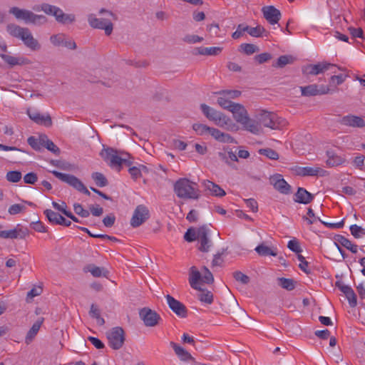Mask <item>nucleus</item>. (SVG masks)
Returning a JSON list of instances; mask_svg holds the SVG:
<instances>
[{
    "mask_svg": "<svg viewBox=\"0 0 365 365\" xmlns=\"http://www.w3.org/2000/svg\"><path fill=\"white\" fill-rule=\"evenodd\" d=\"M202 113L210 121H212L217 126L222 128L230 131L238 130V126L232 120V119L224 113L202 103L200 105Z\"/></svg>",
    "mask_w": 365,
    "mask_h": 365,
    "instance_id": "1",
    "label": "nucleus"
},
{
    "mask_svg": "<svg viewBox=\"0 0 365 365\" xmlns=\"http://www.w3.org/2000/svg\"><path fill=\"white\" fill-rule=\"evenodd\" d=\"M6 30L11 36L21 39L30 50L36 51L41 49L40 43L28 28L9 24L6 26Z\"/></svg>",
    "mask_w": 365,
    "mask_h": 365,
    "instance_id": "2",
    "label": "nucleus"
},
{
    "mask_svg": "<svg viewBox=\"0 0 365 365\" xmlns=\"http://www.w3.org/2000/svg\"><path fill=\"white\" fill-rule=\"evenodd\" d=\"M173 190L178 197L184 200H197L200 196L197 184L187 178L178 179L173 185Z\"/></svg>",
    "mask_w": 365,
    "mask_h": 365,
    "instance_id": "3",
    "label": "nucleus"
},
{
    "mask_svg": "<svg viewBox=\"0 0 365 365\" xmlns=\"http://www.w3.org/2000/svg\"><path fill=\"white\" fill-rule=\"evenodd\" d=\"M100 14H105L106 17L98 19L94 14H90L88 17V23L94 29H104L105 34L109 36L113 31V26L111 21L115 16L111 11L103 9L100 11Z\"/></svg>",
    "mask_w": 365,
    "mask_h": 365,
    "instance_id": "4",
    "label": "nucleus"
},
{
    "mask_svg": "<svg viewBox=\"0 0 365 365\" xmlns=\"http://www.w3.org/2000/svg\"><path fill=\"white\" fill-rule=\"evenodd\" d=\"M9 13L17 19L24 20L26 24L41 26L47 22V18L45 16L36 14L29 10L19 9L16 6L11 7L9 9Z\"/></svg>",
    "mask_w": 365,
    "mask_h": 365,
    "instance_id": "5",
    "label": "nucleus"
},
{
    "mask_svg": "<svg viewBox=\"0 0 365 365\" xmlns=\"http://www.w3.org/2000/svg\"><path fill=\"white\" fill-rule=\"evenodd\" d=\"M100 155L104 161L111 168L118 170V171L120 170L123 163L128 166L131 164V162L128 161L125 158L119 155L118 151L112 148H103L101 151Z\"/></svg>",
    "mask_w": 365,
    "mask_h": 365,
    "instance_id": "6",
    "label": "nucleus"
},
{
    "mask_svg": "<svg viewBox=\"0 0 365 365\" xmlns=\"http://www.w3.org/2000/svg\"><path fill=\"white\" fill-rule=\"evenodd\" d=\"M51 173L56 178L62 182L67 183L78 192H81L88 196L91 195L90 191L86 188L82 181L77 177L70 174L62 173L56 170L51 171Z\"/></svg>",
    "mask_w": 365,
    "mask_h": 365,
    "instance_id": "7",
    "label": "nucleus"
},
{
    "mask_svg": "<svg viewBox=\"0 0 365 365\" xmlns=\"http://www.w3.org/2000/svg\"><path fill=\"white\" fill-rule=\"evenodd\" d=\"M244 32L248 33L251 36L257 38L267 36L266 30L260 25H257L255 27H251L245 24H239L237 30L232 34V37L234 39H237L243 35Z\"/></svg>",
    "mask_w": 365,
    "mask_h": 365,
    "instance_id": "8",
    "label": "nucleus"
},
{
    "mask_svg": "<svg viewBox=\"0 0 365 365\" xmlns=\"http://www.w3.org/2000/svg\"><path fill=\"white\" fill-rule=\"evenodd\" d=\"M107 338L108 339L110 346L115 350H118L120 349L124 344V331L121 327H114L109 332H108Z\"/></svg>",
    "mask_w": 365,
    "mask_h": 365,
    "instance_id": "9",
    "label": "nucleus"
},
{
    "mask_svg": "<svg viewBox=\"0 0 365 365\" xmlns=\"http://www.w3.org/2000/svg\"><path fill=\"white\" fill-rule=\"evenodd\" d=\"M139 317L146 327L156 326L161 319L155 311L148 307L140 309Z\"/></svg>",
    "mask_w": 365,
    "mask_h": 365,
    "instance_id": "10",
    "label": "nucleus"
},
{
    "mask_svg": "<svg viewBox=\"0 0 365 365\" xmlns=\"http://www.w3.org/2000/svg\"><path fill=\"white\" fill-rule=\"evenodd\" d=\"M28 235V229L19 224L12 230L0 231V238L2 239H24Z\"/></svg>",
    "mask_w": 365,
    "mask_h": 365,
    "instance_id": "11",
    "label": "nucleus"
},
{
    "mask_svg": "<svg viewBox=\"0 0 365 365\" xmlns=\"http://www.w3.org/2000/svg\"><path fill=\"white\" fill-rule=\"evenodd\" d=\"M300 90L302 92V95L304 96L324 95L333 92V91L328 86H319L316 84H311L307 86H301Z\"/></svg>",
    "mask_w": 365,
    "mask_h": 365,
    "instance_id": "12",
    "label": "nucleus"
},
{
    "mask_svg": "<svg viewBox=\"0 0 365 365\" xmlns=\"http://www.w3.org/2000/svg\"><path fill=\"white\" fill-rule=\"evenodd\" d=\"M336 67V65L327 62H321L317 64H309L303 67L302 72L305 75L316 76L324 73L330 68Z\"/></svg>",
    "mask_w": 365,
    "mask_h": 365,
    "instance_id": "13",
    "label": "nucleus"
},
{
    "mask_svg": "<svg viewBox=\"0 0 365 365\" xmlns=\"http://www.w3.org/2000/svg\"><path fill=\"white\" fill-rule=\"evenodd\" d=\"M149 216L148 210L143 205H138L133 215L130 220V225L133 227L141 225Z\"/></svg>",
    "mask_w": 365,
    "mask_h": 365,
    "instance_id": "14",
    "label": "nucleus"
},
{
    "mask_svg": "<svg viewBox=\"0 0 365 365\" xmlns=\"http://www.w3.org/2000/svg\"><path fill=\"white\" fill-rule=\"evenodd\" d=\"M50 41L54 46H64L71 50L77 47L74 41L66 38V36L61 33L51 36Z\"/></svg>",
    "mask_w": 365,
    "mask_h": 365,
    "instance_id": "15",
    "label": "nucleus"
},
{
    "mask_svg": "<svg viewBox=\"0 0 365 365\" xmlns=\"http://www.w3.org/2000/svg\"><path fill=\"white\" fill-rule=\"evenodd\" d=\"M167 303L170 309L178 317L184 318L187 316V308L180 301L175 299L172 296L168 294L165 297Z\"/></svg>",
    "mask_w": 365,
    "mask_h": 365,
    "instance_id": "16",
    "label": "nucleus"
},
{
    "mask_svg": "<svg viewBox=\"0 0 365 365\" xmlns=\"http://www.w3.org/2000/svg\"><path fill=\"white\" fill-rule=\"evenodd\" d=\"M339 122L343 125L352 128H362L365 127V118L354 115L343 116Z\"/></svg>",
    "mask_w": 365,
    "mask_h": 365,
    "instance_id": "17",
    "label": "nucleus"
},
{
    "mask_svg": "<svg viewBox=\"0 0 365 365\" xmlns=\"http://www.w3.org/2000/svg\"><path fill=\"white\" fill-rule=\"evenodd\" d=\"M294 171L300 176H324L327 171L319 167H296Z\"/></svg>",
    "mask_w": 365,
    "mask_h": 365,
    "instance_id": "18",
    "label": "nucleus"
},
{
    "mask_svg": "<svg viewBox=\"0 0 365 365\" xmlns=\"http://www.w3.org/2000/svg\"><path fill=\"white\" fill-rule=\"evenodd\" d=\"M208 230L206 226H202L198 228V235L197 240L200 242L199 250L201 252H207L212 245V242L207 237Z\"/></svg>",
    "mask_w": 365,
    "mask_h": 365,
    "instance_id": "19",
    "label": "nucleus"
},
{
    "mask_svg": "<svg viewBox=\"0 0 365 365\" xmlns=\"http://www.w3.org/2000/svg\"><path fill=\"white\" fill-rule=\"evenodd\" d=\"M275 190L284 195L293 192L292 187L283 178L281 174L275 173Z\"/></svg>",
    "mask_w": 365,
    "mask_h": 365,
    "instance_id": "20",
    "label": "nucleus"
},
{
    "mask_svg": "<svg viewBox=\"0 0 365 365\" xmlns=\"http://www.w3.org/2000/svg\"><path fill=\"white\" fill-rule=\"evenodd\" d=\"M27 113L29 118L36 123L46 127L52 125V120L49 114L43 115L37 111H30L28 110Z\"/></svg>",
    "mask_w": 365,
    "mask_h": 365,
    "instance_id": "21",
    "label": "nucleus"
},
{
    "mask_svg": "<svg viewBox=\"0 0 365 365\" xmlns=\"http://www.w3.org/2000/svg\"><path fill=\"white\" fill-rule=\"evenodd\" d=\"M336 286L345 294L350 307H355L357 304V300L356 295L353 289L350 286L346 285L341 282H336Z\"/></svg>",
    "mask_w": 365,
    "mask_h": 365,
    "instance_id": "22",
    "label": "nucleus"
},
{
    "mask_svg": "<svg viewBox=\"0 0 365 365\" xmlns=\"http://www.w3.org/2000/svg\"><path fill=\"white\" fill-rule=\"evenodd\" d=\"M170 345L173 349L175 354L180 361L184 362H190L191 364L195 361V358H193L192 356L183 347L173 341H170Z\"/></svg>",
    "mask_w": 365,
    "mask_h": 365,
    "instance_id": "23",
    "label": "nucleus"
},
{
    "mask_svg": "<svg viewBox=\"0 0 365 365\" xmlns=\"http://www.w3.org/2000/svg\"><path fill=\"white\" fill-rule=\"evenodd\" d=\"M0 57L11 67H13L14 66H17V65L18 66L29 65L31 63L29 58H27L26 57H23V56L15 57L13 56L1 53Z\"/></svg>",
    "mask_w": 365,
    "mask_h": 365,
    "instance_id": "24",
    "label": "nucleus"
},
{
    "mask_svg": "<svg viewBox=\"0 0 365 365\" xmlns=\"http://www.w3.org/2000/svg\"><path fill=\"white\" fill-rule=\"evenodd\" d=\"M209 134L216 140L224 143H233L235 139L228 133H223L219 129L210 127Z\"/></svg>",
    "mask_w": 365,
    "mask_h": 365,
    "instance_id": "25",
    "label": "nucleus"
},
{
    "mask_svg": "<svg viewBox=\"0 0 365 365\" xmlns=\"http://www.w3.org/2000/svg\"><path fill=\"white\" fill-rule=\"evenodd\" d=\"M230 112L232 113L235 120L240 124L243 123V121L249 117L248 113L244 106L240 103L235 104V106Z\"/></svg>",
    "mask_w": 365,
    "mask_h": 365,
    "instance_id": "26",
    "label": "nucleus"
},
{
    "mask_svg": "<svg viewBox=\"0 0 365 365\" xmlns=\"http://www.w3.org/2000/svg\"><path fill=\"white\" fill-rule=\"evenodd\" d=\"M314 196L303 187H299L294 195V200L302 204H308L312 201Z\"/></svg>",
    "mask_w": 365,
    "mask_h": 365,
    "instance_id": "27",
    "label": "nucleus"
},
{
    "mask_svg": "<svg viewBox=\"0 0 365 365\" xmlns=\"http://www.w3.org/2000/svg\"><path fill=\"white\" fill-rule=\"evenodd\" d=\"M202 185L206 190H208L212 195L216 197H223L225 195V191L220 185L210 180H204Z\"/></svg>",
    "mask_w": 365,
    "mask_h": 365,
    "instance_id": "28",
    "label": "nucleus"
},
{
    "mask_svg": "<svg viewBox=\"0 0 365 365\" xmlns=\"http://www.w3.org/2000/svg\"><path fill=\"white\" fill-rule=\"evenodd\" d=\"M243 129L252 134L257 135L260 133L261 126L258 121L247 117L241 124Z\"/></svg>",
    "mask_w": 365,
    "mask_h": 365,
    "instance_id": "29",
    "label": "nucleus"
},
{
    "mask_svg": "<svg viewBox=\"0 0 365 365\" xmlns=\"http://www.w3.org/2000/svg\"><path fill=\"white\" fill-rule=\"evenodd\" d=\"M202 281V275L197 269L192 266L189 272V283L190 287L194 289H200V282Z\"/></svg>",
    "mask_w": 365,
    "mask_h": 365,
    "instance_id": "30",
    "label": "nucleus"
},
{
    "mask_svg": "<svg viewBox=\"0 0 365 365\" xmlns=\"http://www.w3.org/2000/svg\"><path fill=\"white\" fill-rule=\"evenodd\" d=\"M222 51V47H198L195 48L194 50L195 55H202V56H217Z\"/></svg>",
    "mask_w": 365,
    "mask_h": 365,
    "instance_id": "31",
    "label": "nucleus"
},
{
    "mask_svg": "<svg viewBox=\"0 0 365 365\" xmlns=\"http://www.w3.org/2000/svg\"><path fill=\"white\" fill-rule=\"evenodd\" d=\"M334 240L339 242L341 245V246H343L347 250H350L352 253L356 254L358 252L357 245L352 244V242L349 240H348L343 235H336L334 237Z\"/></svg>",
    "mask_w": 365,
    "mask_h": 365,
    "instance_id": "32",
    "label": "nucleus"
},
{
    "mask_svg": "<svg viewBox=\"0 0 365 365\" xmlns=\"http://www.w3.org/2000/svg\"><path fill=\"white\" fill-rule=\"evenodd\" d=\"M42 323H43V319H41L36 321L32 325L31 328L29 329V331H28V333L26 334V336L25 339L26 344H29L33 341V339H34V337L38 332Z\"/></svg>",
    "mask_w": 365,
    "mask_h": 365,
    "instance_id": "33",
    "label": "nucleus"
},
{
    "mask_svg": "<svg viewBox=\"0 0 365 365\" xmlns=\"http://www.w3.org/2000/svg\"><path fill=\"white\" fill-rule=\"evenodd\" d=\"M272 113L267 112L265 110H260L259 113L257 115V118L259 120V123L261 125L262 124L264 126L270 127L271 128H273V127L271 125L272 123Z\"/></svg>",
    "mask_w": 365,
    "mask_h": 365,
    "instance_id": "34",
    "label": "nucleus"
},
{
    "mask_svg": "<svg viewBox=\"0 0 365 365\" xmlns=\"http://www.w3.org/2000/svg\"><path fill=\"white\" fill-rule=\"evenodd\" d=\"M199 293L197 294L198 299L205 304H210L213 302V294L212 293L205 289H202L200 287V289H197Z\"/></svg>",
    "mask_w": 365,
    "mask_h": 365,
    "instance_id": "35",
    "label": "nucleus"
},
{
    "mask_svg": "<svg viewBox=\"0 0 365 365\" xmlns=\"http://www.w3.org/2000/svg\"><path fill=\"white\" fill-rule=\"evenodd\" d=\"M277 282L279 286L287 291H292L296 287L297 282L293 279L278 277Z\"/></svg>",
    "mask_w": 365,
    "mask_h": 365,
    "instance_id": "36",
    "label": "nucleus"
},
{
    "mask_svg": "<svg viewBox=\"0 0 365 365\" xmlns=\"http://www.w3.org/2000/svg\"><path fill=\"white\" fill-rule=\"evenodd\" d=\"M42 147H45L49 151L52 152L53 154L58 155L61 153V150L57 147L53 141L49 140L46 135L43 136V145Z\"/></svg>",
    "mask_w": 365,
    "mask_h": 365,
    "instance_id": "37",
    "label": "nucleus"
},
{
    "mask_svg": "<svg viewBox=\"0 0 365 365\" xmlns=\"http://www.w3.org/2000/svg\"><path fill=\"white\" fill-rule=\"evenodd\" d=\"M92 179L94 180L96 185L98 187H105L108 185V181L105 177V175L98 172L93 173L91 175Z\"/></svg>",
    "mask_w": 365,
    "mask_h": 365,
    "instance_id": "38",
    "label": "nucleus"
},
{
    "mask_svg": "<svg viewBox=\"0 0 365 365\" xmlns=\"http://www.w3.org/2000/svg\"><path fill=\"white\" fill-rule=\"evenodd\" d=\"M89 314L92 318H95L97 320L98 325L103 326L105 324V320L101 317V312L96 305L91 304Z\"/></svg>",
    "mask_w": 365,
    "mask_h": 365,
    "instance_id": "39",
    "label": "nucleus"
},
{
    "mask_svg": "<svg viewBox=\"0 0 365 365\" xmlns=\"http://www.w3.org/2000/svg\"><path fill=\"white\" fill-rule=\"evenodd\" d=\"M56 20L61 24H68L72 23L75 20V16L73 14H66L63 12V11L60 9V12L56 15Z\"/></svg>",
    "mask_w": 365,
    "mask_h": 365,
    "instance_id": "40",
    "label": "nucleus"
},
{
    "mask_svg": "<svg viewBox=\"0 0 365 365\" xmlns=\"http://www.w3.org/2000/svg\"><path fill=\"white\" fill-rule=\"evenodd\" d=\"M264 18L272 25L274 24V6H266L262 8Z\"/></svg>",
    "mask_w": 365,
    "mask_h": 365,
    "instance_id": "41",
    "label": "nucleus"
},
{
    "mask_svg": "<svg viewBox=\"0 0 365 365\" xmlns=\"http://www.w3.org/2000/svg\"><path fill=\"white\" fill-rule=\"evenodd\" d=\"M44 214L50 223L58 225L60 222L59 217L61 216L60 214L49 209L44 210Z\"/></svg>",
    "mask_w": 365,
    "mask_h": 365,
    "instance_id": "42",
    "label": "nucleus"
},
{
    "mask_svg": "<svg viewBox=\"0 0 365 365\" xmlns=\"http://www.w3.org/2000/svg\"><path fill=\"white\" fill-rule=\"evenodd\" d=\"M217 102L220 106L229 111H231L232 108L235 106V104H237V103L230 101L225 96L218 97Z\"/></svg>",
    "mask_w": 365,
    "mask_h": 365,
    "instance_id": "43",
    "label": "nucleus"
},
{
    "mask_svg": "<svg viewBox=\"0 0 365 365\" xmlns=\"http://www.w3.org/2000/svg\"><path fill=\"white\" fill-rule=\"evenodd\" d=\"M28 144L35 150H40L43 145V136L36 138L34 136H30L27 140Z\"/></svg>",
    "mask_w": 365,
    "mask_h": 365,
    "instance_id": "44",
    "label": "nucleus"
},
{
    "mask_svg": "<svg viewBox=\"0 0 365 365\" xmlns=\"http://www.w3.org/2000/svg\"><path fill=\"white\" fill-rule=\"evenodd\" d=\"M259 51V48L252 43H242L240 46V51L247 55H252Z\"/></svg>",
    "mask_w": 365,
    "mask_h": 365,
    "instance_id": "45",
    "label": "nucleus"
},
{
    "mask_svg": "<svg viewBox=\"0 0 365 365\" xmlns=\"http://www.w3.org/2000/svg\"><path fill=\"white\" fill-rule=\"evenodd\" d=\"M255 250L260 256H274V251L272 248L263 243L258 245Z\"/></svg>",
    "mask_w": 365,
    "mask_h": 365,
    "instance_id": "46",
    "label": "nucleus"
},
{
    "mask_svg": "<svg viewBox=\"0 0 365 365\" xmlns=\"http://www.w3.org/2000/svg\"><path fill=\"white\" fill-rule=\"evenodd\" d=\"M41 10L44 11L46 14L53 15V16H56V15L60 12L58 7L48 4H42L41 5Z\"/></svg>",
    "mask_w": 365,
    "mask_h": 365,
    "instance_id": "47",
    "label": "nucleus"
},
{
    "mask_svg": "<svg viewBox=\"0 0 365 365\" xmlns=\"http://www.w3.org/2000/svg\"><path fill=\"white\" fill-rule=\"evenodd\" d=\"M192 129L197 135H204L207 133H209L210 127L202 123H194L192 125Z\"/></svg>",
    "mask_w": 365,
    "mask_h": 365,
    "instance_id": "48",
    "label": "nucleus"
},
{
    "mask_svg": "<svg viewBox=\"0 0 365 365\" xmlns=\"http://www.w3.org/2000/svg\"><path fill=\"white\" fill-rule=\"evenodd\" d=\"M295 58L292 56L284 55L279 57L277 61L278 67L283 68L286 65L291 64L294 61Z\"/></svg>",
    "mask_w": 365,
    "mask_h": 365,
    "instance_id": "49",
    "label": "nucleus"
},
{
    "mask_svg": "<svg viewBox=\"0 0 365 365\" xmlns=\"http://www.w3.org/2000/svg\"><path fill=\"white\" fill-rule=\"evenodd\" d=\"M21 173L17 170L9 171L6 175V180L11 182H18L21 180Z\"/></svg>",
    "mask_w": 365,
    "mask_h": 365,
    "instance_id": "50",
    "label": "nucleus"
},
{
    "mask_svg": "<svg viewBox=\"0 0 365 365\" xmlns=\"http://www.w3.org/2000/svg\"><path fill=\"white\" fill-rule=\"evenodd\" d=\"M203 40H204V38L202 37H200V36H199L197 35H195V34H187L182 38V41L184 42L189 43V44L200 43Z\"/></svg>",
    "mask_w": 365,
    "mask_h": 365,
    "instance_id": "51",
    "label": "nucleus"
},
{
    "mask_svg": "<svg viewBox=\"0 0 365 365\" xmlns=\"http://www.w3.org/2000/svg\"><path fill=\"white\" fill-rule=\"evenodd\" d=\"M350 232L355 238H360L365 235V230L357 225L350 226Z\"/></svg>",
    "mask_w": 365,
    "mask_h": 365,
    "instance_id": "52",
    "label": "nucleus"
},
{
    "mask_svg": "<svg viewBox=\"0 0 365 365\" xmlns=\"http://www.w3.org/2000/svg\"><path fill=\"white\" fill-rule=\"evenodd\" d=\"M197 235H198V228L197 229L190 228L185 232V234L184 235V238L187 242H193V241L196 240Z\"/></svg>",
    "mask_w": 365,
    "mask_h": 365,
    "instance_id": "53",
    "label": "nucleus"
},
{
    "mask_svg": "<svg viewBox=\"0 0 365 365\" xmlns=\"http://www.w3.org/2000/svg\"><path fill=\"white\" fill-rule=\"evenodd\" d=\"M288 248L297 254L302 252V250L297 240L293 239L288 242Z\"/></svg>",
    "mask_w": 365,
    "mask_h": 365,
    "instance_id": "54",
    "label": "nucleus"
},
{
    "mask_svg": "<svg viewBox=\"0 0 365 365\" xmlns=\"http://www.w3.org/2000/svg\"><path fill=\"white\" fill-rule=\"evenodd\" d=\"M233 277L237 281L243 284H247L250 282V277L240 271L235 272Z\"/></svg>",
    "mask_w": 365,
    "mask_h": 365,
    "instance_id": "55",
    "label": "nucleus"
},
{
    "mask_svg": "<svg viewBox=\"0 0 365 365\" xmlns=\"http://www.w3.org/2000/svg\"><path fill=\"white\" fill-rule=\"evenodd\" d=\"M26 210L24 205L20 204H14L11 205L8 210V212L11 215H15L22 212Z\"/></svg>",
    "mask_w": 365,
    "mask_h": 365,
    "instance_id": "56",
    "label": "nucleus"
},
{
    "mask_svg": "<svg viewBox=\"0 0 365 365\" xmlns=\"http://www.w3.org/2000/svg\"><path fill=\"white\" fill-rule=\"evenodd\" d=\"M74 212L82 217H88L90 215L88 210L83 209L81 204L76 203L73 205Z\"/></svg>",
    "mask_w": 365,
    "mask_h": 365,
    "instance_id": "57",
    "label": "nucleus"
},
{
    "mask_svg": "<svg viewBox=\"0 0 365 365\" xmlns=\"http://www.w3.org/2000/svg\"><path fill=\"white\" fill-rule=\"evenodd\" d=\"M288 123L285 118L275 115V130L287 129Z\"/></svg>",
    "mask_w": 365,
    "mask_h": 365,
    "instance_id": "58",
    "label": "nucleus"
},
{
    "mask_svg": "<svg viewBox=\"0 0 365 365\" xmlns=\"http://www.w3.org/2000/svg\"><path fill=\"white\" fill-rule=\"evenodd\" d=\"M346 79V76L343 74L334 75L330 78V85L339 86L341 85Z\"/></svg>",
    "mask_w": 365,
    "mask_h": 365,
    "instance_id": "59",
    "label": "nucleus"
},
{
    "mask_svg": "<svg viewBox=\"0 0 365 365\" xmlns=\"http://www.w3.org/2000/svg\"><path fill=\"white\" fill-rule=\"evenodd\" d=\"M205 271L204 275L202 277V282L206 284H212L214 282V277L211 272L207 267H203Z\"/></svg>",
    "mask_w": 365,
    "mask_h": 365,
    "instance_id": "60",
    "label": "nucleus"
},
{
    "mask_svg": "<svg viewBox=\"0 0 365 365\" xmlns=\"http://www.w3.org/2000/svg\"><path fill=\"white\" fill-rule=\"evenodd\" d=\"M220 158L228 163V159L232 161H237V157L232 151H229L227 154L225 153H219Z\"/></svg>",
    "mask_w": 365,
    "mask_h": 365,
    "instance_id": "61",
    "label": "nucleus"
},
{
    "mask_svg": "<svg viewBox=\"0 0 365 365\" xmlns=\"http://www.w3.org/2000/svg\"><path fill=\"white\" fill-rule=\"evenodd\" d=\"M43 292L41 287H34L28 293L26 298L27 299H32L34 297L39 296Z\"/></svg>",
    "mask_w": 365,
    "mask_h": 365,
    "instance_id": "62",
    "label": "nucleus"
},
{
    "mask_svg": "<svg viewBox=\"0 0 365 365\" xmlns=\"http://www.w3.org/2000/svg\"><path fill=\"white\" fill-rule=\"evenodd\" d=\"M37 180V175L33 172L26 174L24 177V181L26 184L34 185Z\"/></svg>",
    "mask_w": 365,
    "mask_h": 365,
    "instance_id": "63",
    "label": "nucleus"
},
{
    "mask_svg": "<svg viewBox=\"0 0 365 365\" xmlns=\"http://www.w3.org/2000/svg\"><path fill=\"white\" fill-rule=\"evenodd\" d=\"M272 58V55L268 53H263L255 56V59L259 64L264 63Z\"/></svg>",
    "mask_w": 365,
    "mask_h": 365,
    "instance_id": "64",
    "label": "nucleus"
}]
</instances>
